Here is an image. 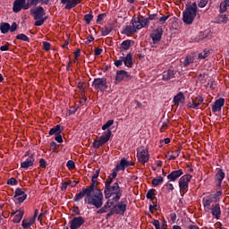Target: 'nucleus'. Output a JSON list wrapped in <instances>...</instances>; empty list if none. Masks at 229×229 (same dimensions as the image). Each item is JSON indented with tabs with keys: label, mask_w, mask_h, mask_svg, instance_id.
Here are the masks:
<instances>
[{
	"label": "nucleus",
	"mask_w": 229,
	"mask_h": 229,
	"mask_svg": "<svg viewBox=\"0 0 229 229\" xmlns=\"http://www.w3.org/2000/svg\"><path fill=\"white\" fill-rule=\"evenodd\" d=\"M229 0H225L220 4V13H225L228 10Z\"/></svg>",
	"instance_id": "nucleus-38"
},
{
	"label": "nucleus",
	"mask_w": 229,
	"mask_h": 229,
	"mask_svg": "<svg viewBox=\"0 0 229 229\" xmlns=\"http://www.w3.org/2000/svg\"><path fill=\"white\" fill-rule=\"evenodd\" d=\"M165 187H166L168 192H172V191H174V186L173 185V183H166L165 184Z\"/></svg>",
	"instance_id": "nucleus-59"
},
{
	"label": "nucleus",
	"mask_w": 229,
	"mask_h": 229,
	"mask_svg": "<svg viewBox=\"0 0 229 229\" xmlns=\"http://www.w3.org/2000/svg\"><path fill=\"white\" fill-rule=\"evenodd\" d=\"M130 165H133V163L127 161L126 158H122L120 164L115 166V171H124L126 167H130Z\"/></svg>",
	"instance_id": "nucleus-19"
},
{
	"label": "nucleus",
	"mask_w": 229,
	"mask_h": 229,
	"mask_svg": "<svg viewBox=\"0 0 229 229\" xmlns=\"http://www.w3.org/2000/svg\"><path fill=\"white\" fill-rule=\"evenodd\" d=\"M223 180H225V173L223 170L220 169L215 175L216 189H221V184L223 183Z\"/></svg>",
	"instance_id": "nucleus-20"
},
{
	"label": "nucleus",
	"mask_w": 229,
	"mask_h": 229,
	"mask_svg": "<svg viewBox=\"0 0 229 229\" xmlns=\"http://www.w3.org/2000/svg\"><path fill=\"white\" fill-rule=\"evenodd\" d=\"M43 49L44 51H49L51 49V43L47 41L43 42Z\"/></svg>",
	"instance_id": "nucleus-54"
},
{
	"label": "nucleus",
	"mask_w": 229,
	"mask_h": 229,
	"mask_svg": "<svg viewBox=\"0 0 229 229\" xmlns=\"http://www.w3.org/2000/svg\"><path fill=\"white\" fill-rule=\"evenodd\" d=\"M203 101H204L203 97L197 96L196 98H191V102H189L187 106L188 108H193L195 110H198V108L199 107V105H201Z\"/></svg>",
	"instance_id": "nucleus-14"
},
{
	"label": "nucleus",
	"mask_w": 229,
	"mask_h": 229,
	"mask_svg": "<svg viewBox=\"0 0 229 229\" xmlns=\"http://www.w3.org/2000/svg\"><path fill=\"white\" fill-rule=\"evenodd\" d=\"M131 24L133 29L137 31V30H142V28H146V26H149V20L148 19H140L135 18L131 20Z\"/></svg>",
	"instance_id": "nucleus-8"
},
{
	"label": "nucleus",
	"mask_w": 229,
	"mask_h": 229,
	"mask_svg": "<svg viewBox=\"0 0 229 229\" xmlns=\"http://www.w3.org/2000/svg\"><path fill=\"white\" fill-rule=\"evenodd\" d=\"M30 7L31 4H30V2L26 4L25 2H22L21 0H15L13 3V11L14 12V13H19L21 10H28Z\"/></svg>",
	"instance_id": "nucleus-10"
},
{
	"label": "nucleus",
	"mask_w": 229,
	"mask_h": 229,
	"mask_svg": "<svg viewBox=\"0 0 229 229\" xmlns=\"http://www.w3.org/2000/svg\"><path fill=\"white\" fill-rule=\"evenodd\" d=\"M21 226L23 228H30V226H31V225H30V222L28 221V219H23Z\"/></svg>",
	"instance_id": "nucleus-58"
},
{
	"label": "nucleus",
	"mask_w": 229,
	"mask_h": 229,
	"mask_svg": "<svg viewBox=\"0 0 229 229\" xmlns=\"http://www.w3.org/2000/svg\"><path fill=\"white\" fill-rule=\"evenodd\" d=\"M174 78V71L167 70L163 72L162 80L163 81H169V80H173Z\"/></svg>",
	"instance_id": "nucleus-26"
},
{
	"label": "nucleus",
	"mask_w": 229,
	"mask_h": 229,
	"mask_svg": "<svg viewBox=\"0 0 229 229\" xmlns=\"http://www.w3.org/2000/svg\"><path fill=\"white\" fill-rule=\"evenodd\" d=\"M115 201L108 199V200L106 201V203L104 205V208H106V209L110 210V208H112V207H114V205H115Z\"/></svg>",
	"instance_id": "nucleus-43"
},
{
	"label": "nucleus",
	"mask_w": 229,
	"mask_h": 229,
	"mask_svg": "<svg viewBox=\"0 0 229 229\" xmlns=\"http://www.w3.org/2000/svg\"><path fill=\"white\" fill-rule=\"evenodd\" d=\"M69 185H71V181L63 182L61 186V191H67V187H69Z\"/></svg>",
	"instance_id": "nucleus-56"
},
{
	"label": "nucleus",
	"mask_w": 229,
	"mask_h": 229,
	"mask_svg": "<svg viewBox=\"0 0 229 229\" xmlns=\"http://www.w3.org/2000/svg\"><path fill=\"white\" fill-rule=\"evenodd\" d=\"M191 180L192 175L190 174H184L179 179V189L181 196H185V194H187L189 191V183H191Z\"/></svg>",
	"instance_id": "nucleus-5"
},
{
	"label": "nucleus",
	"mask_w": 229,
	"mask_h": 229,
	"mask_svg": "<svg viewBox=\"0 0 229 229\" xmlns=\"http://www.w3.org/2000/svg\"><path fill=\"white\" fill-rule=\"evenodd\" d=\"M64 131V128H62L60 125H56L54 128L50 129L49 135H60Z\"/></svg>",
	"instance_id": "nucleus-30"
},
{
	"label": "nucleus",
	"mask_w": 229,
	"mask_h": 229,
	"mask_svg": "<svg viewBox=\"0 0 229 229\" xmlns=\"http://www.w3.org/2000/svg\"><path fill=\"white\" fill-rule=\"evenodd\" d=\"M208 56V50H204L203 52L199 54V60H205Z\"/></svg>",
	"instance_id": "nucleus-48"
},
{
	"label": "nucleus",
	"mask_w": 229,
	"mask_h": 229,
	"mask_svg": "<svg viewBox=\"0 0 229 229\" xmlns=\"http://www.w3.org/2000/svg\"><path fill=\"white\" fill-rule=\"evenodd\" d=\"M24 217V209H18V214L13 217V223H20Z\"/></svg>",
	"instance_id": "nucleus-31"
},
{
	"label": "nucleus",
	"mask_w": 229,
	"mask_h": 229,
	"mask_svg": "<svg viewBox=\"0 0 229 229\" xmlns=\"http://www.w3.org/2000/svg\"><path fill=\"white\" fill-rule=\"evenodd\" d=\"M137 158L140 164H146L149 161V152L144 147L137 149Z\"/></svg>",
	"instance_id": "nucleus-7"
},
{
	"label": "nucleus",
	"mask_w": 229,
	"mask_h": 229,
	"mask_svg": "<svg viewBox=\"0 0 229 229\" xmlns=\"http://www.w3.org/2000/svg\"><path fill=\"white\" fill-rule=\"evenodd\" d=\"M8 185H17L18 182L16 181L15 178H10L7 181Z\"/></svg>",
	"instance_id": "nucleus-61"
},
{
	"label": "nucleus",
	"mask_w": 229,
	"mask_h": 229,
	"mask_svg": "<svg viewBox=\"0 0 229 229\" xmlns=\"http://www.w3.org/2000/svg\"><path fill=\"white\" fill-rule=\"evenodd\" d=\"M180 153H181L180 149L173 150L170 155V159L175 160V158H178V157H180Z\"/></svg>",
	"instance_id": "nucleus-42"
},
{
	"label": "nucleus",
	"mask_w": 229,
	"mask_h": 229,
	"mask_svg": "<svg viewBox=\"0 0 229 229\" xmlns=\"http://www.w3.org/2000/svg\"><path fill=\"white\" fill-rule=\"evenodd\" d=\"M147 199H149L150 201H153L155 199V190H149L147 192Z\"/></svg>",
	"instance_id": "nucleus-45"
},
{
	"label": "nucleus",
	"mask_w": 229,
	"mask_h": 229,
	"mask_svg": "<svg viewBox=\"0 0 229 229\" xmlns=\"http://www.w3.org/2000/svg\"><path fill=\"white\" fill-rule=\"evenodd\" d=\"M100 31L103 37H106V35H110V33L112 32V27L105 26L100 29Z\"/></svg>",
	"instance_id": "nucleus-37"
},
{
	"label": "nucleus",
	"mask_w": 229,
	"mask_h": 229,
	"mask_svg": "<svg viewBox=\"0 0 229 229\" xmlns=\"http://www.w3.org/2000/svg\"><path fill=\"white\" fill-rule=\"evenodd\" d=\"M197 13L198 4L196 3H192L188 7H186L185 12H183V22H185V24H192V22H194V19L196 18Z\"/></svg>",
	"instance_id": "nucleus-4"
},
{
	"label": "nucleus",
	"mask_w": 229,
	"mask_h": 229,
	"mask_svg": "<svg viewBox=\"0 0 229 229\" xmlns=\"http://www.w3.org/2000/svg\"><path fill=\"white\" fill-rule=\"evenodd\" d=\"M94 19V15H92V11L89 13L84 15V21L86 24H90V21Z\"/></svg>",
	"instance_id": "nucleus-41"
},
{
	"label": "nucleus",
	"mask_w": 229,
	"mask_h": 229,
	"mask_svg": "<svg viewBox=\"0 0 229 229\" xmlns=\"http://www.w3.org/2000/svg\"><path fill=\"white\" fill-rule=\"evenodd\" d=\"M218 21L223 24H226V22H228V16L226 14H222L218 17Z\"/></svg>",
	"instance_id": "nucleus-46"
},
{
	"label": "nucleus",
	"mask_w": 229,
	"mask_h": 229,
	"mask_svg": "<svg viewBox=\"0 0 229 229\" xmlns=\"http://www.w3.org/2000/svg\"><path fill=\"white\" fill-rule=\"evenodd\" d=\"M209 196L211 197V199H213L215 203H217V201L221 199V196H223V190H218L215 194Z\"/></svg>",
	"instance_id": "nucleus-32"
},
{
	"label": "nucleus",
	"mask_w": 229,
	"mask_h": 229,
	"mask_svg": "<svg viewBox=\"0 0 229 229\" xmlns=\"http://www.w3.org/2000/svg\"><path fill=\"white\" fill-rule=\"evenodd\" d=\"M112 124H114V120H109L107 121L103 126H102V130H107V128H110V126H112Z\"/></svg>",
	"instance_id": "nucleus-53"
},
{
	"label": "nucleus",
	"mask_w": 229,
	"mask_h": 229,
	"mask_svg": "<svg viewBox=\"0 0 229 229\" xmlns=\"http://www.w3.org/2000/svg\"><path fill=\"white\" fill-rule=\"evenodd\" d=\"M104 192L106 199H111L116 203L123 196V189L119 186V182H116L112 184V179L106 180Z\"/></svg>",
	"instance_id": "nucleus-1"
},
{
	"label": "nucleus",
	"mask_w": 229,
	"mask_h": 229,
	"mask_svg": "<svg viewBox=\"0 0 229 229\" xmlns=\"http://www.w3.org/2000/svg\"><path fill=\"white\" fill-rule=\"evenodd\" d=\"M124 64V56H120L118 60L114 62L115 67H121Z\"/></svg>",
	"instance_id": "nucleus-47"
},
{
	"label": "nucleus",
	"mask_w": 229,
	"mask_h": 229,
	"mask_svg": "<svg viewBox=\"0 0 229 229\" xmlns=\"http://www.w3.org/2000/svg\"><path fill=\"white\" fill-rule=\"evenodd\" d=\"M88 197L84 199L86 205H92L96 208L103 207V191L95 190V191H88Z\"/></svg>",
	"instance_id": "nucleus-2"
},
{
	"label": "nucleus",
	"mask_w": 229,
	"mask_h": 229,
	"mask_svg": "<svg viewBox=\"0 0 229 229\" xmlns=\"http://www.w3.org/2000/svg\"><path fill=\"white\" fill-rule=\"evenodd\" d=\"M17 40H22L23 42H30V38L26 34H18L16 36Z\"/></svg>",
	"instance_id": "nucleus-44"
},
{
	"label": "nucleus",
	"mask_w": 229,
	"mask_h": 229,
	"mask_svg": "<svg viewBox=\"0 0 229 229\" xmlns=\"http://www.w3.org/2000/svg\"><path fill=\"white\" fill-rule=\"evenodd\" d=\"M26 198H28V195L22 191V189L21 188L16 189L15 194H14V199L18 203H24V200L26 199Z\"/></svg>",
	"instance_id": "nucleus-16"
},
{
	"label": "nucleus",
	"mask_w": 229,
	"mask_h": 229,
	"mask_svg": "<svg viewBox=\"0 0 229 229\" xmlns=\"http://www.w3.org/2000/svg\"><path fill=\"white\" fill-rule=\"evenodd\" d=\"M92 183L89 187L86 188L87 192H95L96 191H100L98 187L99 185V182L97 179H91Z\"/></svg>",
	"instance_id": "nucleus-25"
},
{
	"label": "nucleus",
	"mask_w": 229,
	"mask_h": 229,
	"mask_svg": "<svg viewBox=\"0 0 229 229\" xmlns=\"http://www.w3.org/2000/svg\"><path fill=\"white\" fill-rule=\"evenodd\" d=\"M136 32L137 30H135L133 26L131 25H126L122 31L123 35H127V36L133 35V33H136Z\"/></svg>",
	"instance_id": "nucleus-28"
},
{
	"label": "nucleus",
	"mask_w": 229,
	"mask_h": 229,
	"mask_svg": "<svg viewBox=\"0 0 229 229\" xmlns=\"http://www.w3.org/2000/svg\"><path fill=\"white\" fill-rule=\"evenodd\" d=\"M117 172L114 168V170L113 171V173L107 177V180H111V183L112 182H114V178H117Z\"/></svg>",
	"instance_id": "nucleus-50"
},
{
	"label": "nucleus",
	"mask_w": 229,
	"mask_h": 229,
	"mask_svg": "<svg viewBox=\"0 0 229 229\" xmlns=\"http://www.w3.org/2000/svg\"><path fill=\"white\" fill-rule=\"evenodd\" d=\"M124 80H131V76L130 73L124 70H120L116 72L115 85H118V83H121V81H124Z\"/></svg>",
	"instance_id": "nucleus-12"
},
{
	"label": "nucleus",
	"mask_w": 229,
	"mask_h": 229,
	"mask_svg": "<svg viewBox=\"0 0 229 229\" xmlns=\"http://www.w3.org/2000/svg\"><path fill=\"white\" fill-rule=\"evenodd\" d=\"M123 64L125 67H131L133 65V55L131 53H129L126 55V56H123Z\"/></svg>",
	"instance_id": "nucleus-27"
},
{
	"label": "nucleus",
	"mask_w": 229,
	"mask_h": 229,
	"mask_svg": "<svg viewBox=\"0 0 229 229\" xmlns=\"http://www.w3.org/2000/svg\"><path fill=\"white\" fill-rule=\"evenodd\" d=\"M206 4H208V0H199L198 6L199 8H205Z\"/></svg>",
	"instance_id": "nucleus-52"
},
{
	"label": "nucleus",
	"mask_w": 229,
	"mask_h": 229,
	"mask_svg": "<svg viewBox=\"0 0 229 229\" xmlns=\"http://www.w3.org/2000/svg\"><path fill=\"white\" fill-rule=\"evenodd\" d=\"M167 128H169V126L167 125V123L164 122L161 128H160V131L164 132L165 130H167Z\"/></svg>",
	"instance_id": "nucleus-62"
},
{
	"label": "nucleus",
	"mask_w": 229,
	"mask_h": 229,
	"mask_svg": "<svg viewBox=\"0 0 229 229\" xmlns=\"http://www.w3.org/2000/svg\"><path fill=\"white\" fill-rule=\"evenodd\" d=\"M223 106H225V98L216 99L212 106L213 114H216V112H221Z\"/></svg>",
	"instance_id": "nucleus-17"
},
{
	"label": "nucleus",
	"mask_w": 229,
	"mask_h": 229,
	"mask_svg": "<svg viewBox=\"0 0 229 229\" xmlns=\"http://www.w3.org/2000/svg\"><path fill=\"white\" fill-rule=\"evenodd\" d=\"M96 90H100V92H105L106 90V79L105 78H97L94 79L92 83Z\"/></svg>",
	"instance_id": "nucleus-9"
},
{
	"label": "nucleus",
	"mask_w": 229,
	"mask_h": 229,
	"mask_svg": "<svg viewBox=\"0 0 229 229\" xmlns=\"http://www.w3.org/2000/svg\"><path fill=\"white\" fill-rule=\"evenodd\" d=\"M62 4L64 5V10H72L75 6H78V2L76 0H61Z\"/></svg>",
	"instance_id": "nucleus-21"
},
{
	"label": "nucleus",
	"mask_w": 229,
	"mask_h": 229,
	"mask_svg": "<svg viewBox=\"0 0 229 229\" xmlns=\"http://www.w3.org/2000/svg\"><path fill=\"white\" fill-rule=\"evenodd\" d=\"M174 103L176 106H178V105H183V103H185V96H183L182 92H179L176 96H174Z\"/></svg>",
	"instance_id": "nucleus-23"
},
{
	"label": "nucleus",
	"mask_w": 229,
	"mask_h": 229,
	"mask_svg": "<svg viewBox=\"0 0 229 229\" xmlns=\"http://www.w3.org/2000/svg\"><path fill=\"white\" fill-rule=\"evenodd\" d=\"M94 53H95V56H99V55L103 53V49L97 47L95 48Z\"/></svg>",
	"instance_id": "nucleus-64"
},
{
	"label": "nucleus",
	"mask_w": 229,
	"mask_h": 229,
	"mask_svg": "<svg viewBox=\"0 0 229 229\" xmlns=\"http://www.w3.org/2000/svg\"><path fill=\"white\" fill-rule=\"evenodd\" d=\"M182 174L183 170H174L167 175V180H169V182H176L180 176H182Z\"/></svg>",
	"instance_id": "nucleus-18"
},
{
	"label": "nucleus",
	"mask_w": 229,
	"mask_h": 229,
	"mask_svg": "<svg viewBox=\"0 0 229 229\" xmlns=\"http://www.w3.org/2000/svg\"><path fill=\"white\" fill-rule=\"evenodd\" d=\"M167 19H169V15H167V16H162V17L159 18V20H158L159 24H165V21H167Z\"/></svg>",
	"instance_id": "nucleus-60"
},
{
	"label": "nucleus",
	"mask_w": 229,
	"mask_h": 229,
	"mask_svg": "<svg viewBox=\"0 0 229 229\" xmlns=\"http://www.w3.org/2000/svg\"><path fill=\"white\" fill-rule=\"evenodd\" d=\"M66 167L72 171V169H74L76 167V165L74 164V161L69 160L66 164Z\"/></svg>",
	"instance_id": "nucleus-49"
},
{
	"label": "nucleus",
	"mask_w": 229,
	"mask_h": 229,
	"mask_svg": "<svg viewBox=\"0 0 229 229\" xmlns=\"http://www.w3.org/2000/svg\"><path fill=\"white\" fill-rule=\"evenodd\" d=\"M50 149H51L52 151H58V145L56 144V142L52 141V142L50 143Z\"/></svg>",
	"instance_id": "nucleus-55"
},
{
	"label": "nucleus",
	"mask_w": 229,
	"mask_h": 229,
	"mask_svg": "<svg viewBox=\"0 0 229 229\" xmlns=\"http://www.w3.org/2000/svg\"><path fill=\"white\" fill-rule=\"evenodd\" d=\"M35 162V157L33 156H30L25 161L21 164V167L22 169H28V167H31Z\"/></svg>",
	"instance_id": "nucleus-24"
},
{
	"label": "nucleus",
	"mask_w": 229,
	"mask_h": 229,
	"mask_svg": "<svg viewBox=\"0 0 229 229\" xmlns=\"http://www.w3.org/2000/svg\"><path fill=\"white\" fill-rule=\"evenodd\" d=\"M160 183H164V177H162V176H158L152 180V185L154 187H158V185H160Z\"/></svg>",
	"instance_id": "nucleus-39"
},
{
	"label": "nucleus",
	"mask_w": 229,
	"mask_h": 229,
	"mask_svg": "<svg viewBox=\"0 0 229 229\" xmlns=\"http://www.w3.org/2000/svg\"><path fill=\"white\" fill-rule=\"evenodd\" d=\"M214 203V199L209 196L203 199V205L205 208H210V205Z\"/></svg>",
	"instance_id": "nucleus-36"
},
{
	"label": "nucleus",
	"mask_w": 229,
	"mask_h": 229,
	"mask_svg": "<svg viewBox=\"0 0 229 229\" xmlns=\"http://www.w3.org/2000/svg\"><path fill=\"white\" fill-rule=\"evenodd\" d=\"M77 87H78V89H80V90H82L83 92H85V90L87 89V83L86 82H79Z\"/></svg>",
	"instance_id": "nucleus-51"
},
{
	"label": "nucleus",
	"mask_w": 229,
	"mask_h": 229,
	"mask_svg": "<svg viewBox=\"0 0 229 229\" xmlns=\"http://www.w3.org/2000/svg\"><path fill=\"white\" fill-rule=\"evenodd\" d=\"M152 225H153V226H155L156 229L160 228V221H158V220H153Z\"/></svg>",
	"instance_id": "nucleus-63"
},
{
	"label": "nucleus",
	"mask_w": 229,
	"mask_h": 229,
	"mask_svg": "<svg viewBox=\"0 0 229 229\" xmlns=\"http://www.w3.org/2000/svg\"><path fill=\"white\" fill-rule=\"evenodd\" d=\"M30 15L34 17V26H42L47 20L46 16V11H44V7L38 6L36 8L30 9Z\"/></svg>",
	"instance_id": "nucleus-3"
},
{
	"label": "nucleus",
	"mask_w": 229,
	"mask_h": 229,
	"mask_svg": "<svg viewBox=\"0 0 229 229\" xmlns=\"http://www.w3.org/2000/svg\"><path fill=\"white\" fill-rule=\"evenodd\" d=\"M29 4H30V6H37V4H39V3H41V4H49V0H29Z\"/></svg>",
	"instance_id": "nucleus-35"
},
{
	"label": "nucleus",
	"mask_w": 229,
	"mask_h": 229,
	"mask_svg": "<svg viewBox=\"0 0 229 229\" xmlns=\"http://www.w3.org/2000/svg\"><path fill=\"white\" fill-rule=\"evenodd\" d=\"M128 206V201L125 199H123L117 205L114 206L113 212L115 214L123 215L126 212V207Z\"/></svg>",
	"instance_id": "nucleus-11"
},
{
	"label": "nucleus",
	"mask_w": 229,
	"mask_h": 229,
	"mask_svg": "<svg viewBox=\"0 0 229 229\" xmlns=\"http://www.w3.org/2000/svg\"><path fill=\"white\" fill-rule=\"evenodd\" d=\"M87 188H82V191L76 194L75 198L73 199L74 201H80V199H83V197L86 196V198L89 197V193H87Z\"/></svg>",
	"instance_id": "nucleus-29"
},
{
	"label": "nucleus",
	"mask_w": 229,
	"mask_h": 229,
	"mask_svg": "<svg viewBox=\"0 0 229 229\" xmlns=\"http://www.w3.org/2000/svg\"><path fill=\"white\" fill-rule=\"evenodd\" d=\"M162 35H164V30H162V28H157L155 30H153L152 33L150 34L153 43L158 44V42L162 40Z\"/></svg>",
	"instance_id": "nucleus-15"
},
{
	"label": "nucleus",
	"mask_w": 229,
	"mask_h": 229,
	"mask_svg": "<svg viewBox=\"0 0 229 229\" xmlns=\"http://www.w3.org/2000/svg\"><path fill=\"white\" fill-rule=\"evenodd\" d=\"M211 214L216 219H221V206L219 204H216L211 208Z\"/></svg>",
	"instance_id": "nucleus-22"
},
{
	"label": "nucleus",
	"mask_w": 229,
	"mask_h": 229,
	"mask_svg": "<svg viewBox=\"0 0 229 229\" xmlns=\"http://www.w3.org/2000/svg\"><path fill=\"white\" fill-rule=\"evenodd\" d=\"M110 137H112L111 130H107V131H104L98 140H94L93 148L95 149H99V148H101V146H103L104 144H106V142H108V140H110Z\"/></svg>",
	"instance_id": "nucleus-6"
},
{
	"label": "nucleus",
	"mask_w": 229,
	"mask_h": 229,
	"mask_svg": "<svg viewBox=\"0 0 229 229\" xmlns=\"http://www.w3.org/2000/svg\"><path fill=\"white\" fill-rule=\"evenodd\" d=\"M131 47V40L127 39L122 42L120 49L122 51H128V49H130Z\"/></svg>",
	"instance_id": "nucleus-33"
},
{
	"label": "nucleus",
	"mask_w": 229,
	"mask_h": 229,
	"mask_svg": "<svg viewBox=\"0 0 229 229\" xmlns=\"http://www.w3.org/2000/svg\"><path fill=\"white\" fill-rule=\"evenodd\" d=\"M0 31L4 35H5V33H8L10 31V23H8V22H2L0 24Z\"/></svg>",
	"instance_id": "nucleus-34"
},
{
	"label": "nucleus",
	"mask_w": 229,
	"mask_h": 229,
	"mask_svg": "<svg viewBox=\"0 0 229 229\" xmlns=\"http://www.w3.org/2000/svg\"><path fill=\"white\" fill-rule=\"evenodd\" d=\"M194 63V57L192 55H187L184 59V67H189L191 64Z\"/></svg>",
	"instance_id": "nucleus-40"
},
{
	"label": "nucleus",
	"mask_w": 229,
	"mask_h": 229,
	"mask_svg": "<svg viewBox=\"0 0 229 229\" xmlns=\"http://www.w3.org/2000/svg\"><path fill=\"white\" fill-rule=\"evenodd\" d=\"M82 225H85V219H83V216H75L70 222V229L81 228Z\"/></svg>",
	"instance_id": "nucleus-13"
},
{
	"label": "nucleus",
	"mask_w": 229,
	"mask_h": 229,
	"mask_svg": "<svg viewBox=\"0 0 229 229\" xmlns=\"http://www.w3.org/2000/svg\"><path fill=\"white\" fill-rule=\"evenodd\" d=\"M17 22H13L12 26H10L9 31H11V33H13V31H17Z\"/></svg>",
	"instance_id": "nucleus-57"
}]
</instances>
